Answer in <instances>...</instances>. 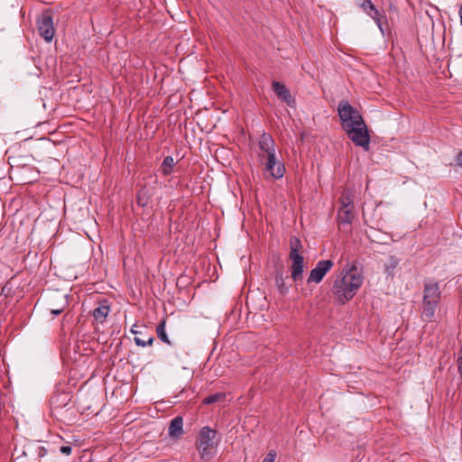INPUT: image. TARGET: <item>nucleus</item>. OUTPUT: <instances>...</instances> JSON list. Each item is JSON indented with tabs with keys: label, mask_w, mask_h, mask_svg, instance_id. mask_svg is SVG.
<instances>
[{
	"label": "nucleus",
	"mask_w": 462,
	"mask_h": 462,
	"mask_svg": "<svg viewBox=\"0 0 462 462\" xmlns=\"http://www.w3.org/2000/svg\"><path fill=\"white\" fill-rule=\"evenodd\" d=\"M342 128L357 146L368 150L370 135L363 116L348 101L341 100L337 107Z\"/></svg>",
	"instance_id": "obj_1"
},
{
	"label": "nucleus",
	"mask_w": 462,
	"mask_h": 462,
	"mask_svg": "<svg viewBox=\"0 0 462 462\" xmlns=\"http://www.w3.org/2000/svg\"><path fill=\"white\" fill-rule=\"evenodd\" d=\"M363 276L358 273L356 266H352L348 271L342 272L333 282L331 291L337 301L345 304L356 294L363 284Z\"/></svg>",
	"instance_id": "obj_2"
},
{
	"label": "nucleus",
	"mask_w": 462,
	"mask_h": 462,
	"mask_svg": "<svg viewBox=\"0 0 462 462\" xmlns=\"http://www.w3.org/2000/svg\"><path fill=\"white\" fill-rule=\"evenodd\" d=\"M441 291L439 282H425L423 287V299L421 305V319L424 321L431 322L434 320L437 308L440 302Z\"/></svg>",
	"instance_id": "obj_3"
},
{
	"label": "nucleus",
	"mask_w": 462,
	"mask_h": 462,
	"mask_svg": "<svg viewBox=\"0 0 462 462\" xmlns=\"http://www.w3.org/2000/svg\"><path fill=\"white\" fill-rule=\"evenodd\" d=\"M70 400L71 396L69 393H57L51 398V411L58 420H64L71 410Z\"/></svg>",
	"instance_id": "obj_4"
},
{
	"label": "nucleus",
	"mask_w": 462,
	"mask_h": 462,
	"mask_svg": "<svg viewBox=\"0 0 462 462\" xmlns=\"http://www.w3.org/2000/svg\"><path fill=\"white\" fill-rule=\"evenodd\" d=\"M39 34L47 42L52 41L55 29L51 10L43 11L36 19Z\"/></svg>",
	"instance_id": "obj_5"
},
{
	"label": "nucleus",
	"mask_w": 462,
	"mask_h": 462,
	"mask_svg": "<svg viewBox=\"0 0 462 462\" xmlns=\"http://www.w3.org/2000/svg\"><path fill=\"white\" fill-rule=\"evenodd\" d=\"M217 431L209 427H203L199 434L197 440V448L200 453V457L204 458L210 454V450L214 446V439Z\"/></svg>",
	"instance_id": "obj_6"
},
{
	"label": "nucleus",
	"mask_w": 462,
	"mask_h": 462,
	"mask_svg": "<svg viewBox=\"0 0 462 462\" xmlns=\"http://www.w3.org/2000/svg\"><path fill=\"white\" fill-rule=\"evenodd\" d=\"M260 158L265 160V171H268L274 179H281L285 173L284 164L277 159L276 153L269 152L267 154H260Z\"/></svg>",
	"instance_id": "obj_7"
},
{
	"label": "nucleus",
	"mask_w": 462,
	"mask_h": 462,
	"mask_svg": "<svg viewBox=\"0 0 462 462\" xmlns=\"http://www.w3.org/2000/svg\"><path fill=\"white\" fill-rule=\"evenodd\" d=\"M359 7L374 20L380 31L383 33V24H386V17L383 11L378 10L371 0H359Z\"/></svg>",
	"instance_id": "obj_8"
},
{
	"label": "nucleus",
	"mask_w": 462,
	"mask_h": 462,
	"mask_svg": "<svg viewBox=\"0 0 462 462\" xmlns=\"http://www.w3.org/2000/svg\"><path fill=\"white\" fill-rule=\"evenodd\" d=\"M333 266L334 263L331 260L319 261L316 266L310 273L307 280L308 284L312 282L319 283Z\"/></svg>",
	"instance_id": "obj_9"
},
{
	"label": "nucleus",
	"mask_w": 462,
	"mask_h": 462,
	"mask_svg": "<svg viewBox=\"0 0 462 462\" xmlns=\"http://www.w3.org/2000/svg\"><path fill=\"white\" fill-rule=\"evenodd\" d=\"M68 305L69 302L67 295L56 292L51 296V299L48 303V309L52 315L58 316L63 312Z\"/></svg>",
	"instance_id": "obj_10"
},
{
	"label": "nucleus",
	"mask_w": 462,
	"mask_h": 462,
	"mask_svg": "<svg viewBox=\"0 0 462 462\" xmlns=\"http://www.w3.org/2000/svg\"><path fill=\"white\" fill-rule=\"evenodd\" d=\"M290 260L291 261V279L294 282H299L302 280L303 273H304V258L300 254H290Z\"/></svg>",
	"instance_id": "obj_11"
},
{
	"label": "nucleus",
	"mask_w": 462,
	"mask_h": 462,
	"mask_svg": "<svg viewBox=\"0 0 462 462\" xmlns=\"http://www.w3.org/2000/svg\"><path fill=\"white\" fill-rule=\"evenodd\" d=\"M272 86L273 90L282 102L286 103L291 107L295 106V99L291 97L289 89L283 83L273 81Z\"/></svg>",
	"instance_id": "obj_12"
},
{
	"label": "nucleus",
	"mask_w": 462,
	"mask_h": 462,
	"mask_svg": "<svg viewBox=\"0 0 462 462\" xmlns=\"http://www.w3.org/2000/svg\"><path fill=\"white\" fill-rule=\"evenodd\" d=\"M354 208H339L337 211V224L339 226V228H342L343 226H346L349 227L351 225L353 219H354Z\"/></svg>",
	"instance_id": "obj_13"
},
{
	"label": "nucleus",
	"mask_w": 462,
	"mask_h": 462,
	"mask_svg": "<svg viewBox=\"0 0 462 462\" xmlns=\"http://www.w3.org/2000/svg\"><path fill=\"white\" fill-rule=\"evenodd\" d=\"M182 427H183L182 417H180V416L175 417L173 420H171V421L170 423V426L168 429L169 436L171 438L179 439L183 433Z\"/></svg>",
	"instance_id": "obj_14"
},
{
	"label": "nucleus",
	"mask_w": 462,
	"mask_h": 462,
	"mask_svg": "<svg viewBox=\"0 0 462 462\" xmlns=\"http://www.w3.org/2000/svg\"><path fill=\"white\" fill-rule=\"evenodd\" d=\"M274 145H275L274 141L270 134L263 133L260 136L259 148L263 153L267 154L269 152H275Z\"/></svg>",
	"instance_id": "obj_15"
},
{
	"label": "nucleus",
	"mask_w": 462,
	"mask_h": 462,
	"mask_svg": "<svg viewBox=\"0 0 462 462\" xmlns=\"http://www.w3.org/2000/svg\"><path fill=\"white\" fill-rule=\"evenodd\" d=\"M289 279V276H284L282 268H278L275 271V285L282 295H285L289 291V287L285 283V280Z\"/></svg>",
	"instance_id": "obj_16"
},
{
	"label": "nucleus",
	"mask_w": 462,
	"mask_h": 462,
	"mask_svg": "<svg viewBox=\"0 0 462 462\" xmlns=\"http://www.w3.org/2000/svg\"><path fill=\"white\" fill-rule=\"evenodd\" d=\"M152 193L146 186L142 187L136 193V202L142 208L147 207L152 199Z\"/></svg>",
	"instance_id": "obj_17"
},
{
	"label": "nucleus",
	"mask_w": 462,
	"mask_h": 462,
	"mask_svg": "<svg viewBox=\"0 0 462 462\" xmlns=\"http://www.w3.org/2000/svg\"><path fill=\"white\" fill-rule=\"evenodd\" d=\"M109 312L110 307L106 304V301H105V303L100 304L93 310L92 315L97 322L104 323Z\"/></svg>",
	"instance_id": "obj_18"
},
{
	"label": "nucleus",
	"mask_w": 462,
	"mask_h": 462,
	"mask_svg": "<svg viewBox=\"0 0 462 462\" xmlns=\"http://www.w3.org/2000/svg\"><path fill=\"white\" fill-rule=\"evenodd\" d=\"M340 208H354V194L350 189H344L338 199Z\"/></svg>",
	"instance_id": "obj_19"
},
{
	"label": "nucleus",
	"mask_w": 462,
	"mask_h": 462,
	"mask_svg": "<svg viewBox=\"0 0 462 462\" xmlns=\"http://www.w3.org/2000/svg\"><path fill=\"white\" fill-rule=\"evenodd\" d=\"M400 263V259L395 255H390L384 263V272L387 276L393 277L394 270Z\"/></svg>",
	"instance_id": "obj_20"
},
{
	"label": "nucleus",
	"mask_w": 462,
	"mask_h": 462,
	"mask_svg": "<svg viewBox=\"0 0 462 462\" xmlns=\"http://www.w3.org/2000/svg\"><path fill=\"white\" fill-rule=\"evenodd\" d=\"M175 166V161L172 156H166L161 164L160 171L162 175L169 176Z\"/></svg>",
	"instance_id": "obj_21"
},
{
	"label": "nucleus",
	"mask_w": 462,
	"mask_h": 462,
	"mask_svg": "<svg viewBox=\"0 0 462 462\" xmlns=\"http://www.w3.org/2000/svg\"><path fill=\"white\" fill-rule=\"evenodd\" d=\"M26 448L29 452H34L38 457H43L47 454V449L41 445L40 440L30 442Z\"/></svg>",
	"instance_id": "obj_22"
},
{
	"label": "nucleus",
	"mask_w": 462,
	"mask_h": 462,
	"mask_svg": "<svg viewBox=\"0 0 462 462\" xmlns=\"http://www.w3.org/2000/svg\"><path fill=\"white\" fill-rule=\"evenodd\" d=\"M226 394L225 393L219 392L214 394L208 395L205 397L202 401L203 404L209 405L217 402H223L226 401Z\"/></svg>",
	"instance_id": "obj_23"
},
{
	"label": "nucleus",
	"mask_w": 462,
	"mask_h": 462,
	"mask_svg": "<svg viewBox=\"0 0 462 462\" xmlns=\"http://www.w3.org/2000/svg\"><path fill=\"white\" fill-rule=\"evenodd\" d=\"M165 324L166 320L162 319L156 327V333L157 337L160 340H162L163 343H166L168 345H171V340L169 339L167 333L165 331Z\"/></svg>",
	"instance_id": "obj_24"
},
{
	"label": "nucleus",
	"mask_w": 462,
	"mask_h": 462,
	"mask_svg": "<svg viewBox=\"0 0 462 462\" xmlns=\"http://www.w3.org/2000/svg\"><path fill=\"white\" fill-rule=\"evenodd\" d=\"M291 251L290 254H299V250L301 249L302 245L299 238L293 236L290 239Z\"/></svg>",
	"instance_id": "obj_25"
},
{
	"label": "nucleus",
	"mask_w": 462,
	"mask_h": 462,
	"mask_svg": "<svg viewBox=\"0 0 462 462\" xmlns=\"http://www.w3.org/2000/svg\"><path fill=\"white\" fill-rule=\"evenodd\" d=\"M134 341L137 346L144 347L147 346H152L154 342V337L151 336L146 340H142L140 337L136 336L134 337Z\"/></svg>",
	"instance_id": "obj_26"
},
{
	"label": "nucleus",
	"mask_w": 462,
	"mask_h": 462,
	"mask_svg": "<svg viewBox=\"0 0 462 462\" xmlns=\"http://www.w3.org/2000/svg\"><path fill=\"white\" fill-rule=\"evenodd\" d=\"M276 457V452L274 450H270L266 457L263 458V462H274Z\"/></svg>",
	"instance_id": "obj_27"
},
{
	"label": "nucleus",
	"mask_w": 462,
	"mask_h": 462,
	"mask_svg": "<svg viewBox=\"0 0 462 462\" xmlns=\"http://www.w3.org/2000/svg\"><path fill=\"white\" fill-rule=\"evenodd\" d=\"M12 287L10 285V282H6L4 287L2 288L1 294L5 295V297H9L11 295Z\"/></svg>",
	"instance_id": "obj_28"
},
{
	"label": "nucleus",
	"mask_w": 462,
	"mask_h": 462,
	"mask_svg": "<svg viewBox=\"0 0 462 462\" xmlns=\"http://www.w3.org/2000/svg\"><path fill=\"white\" fill-rule=\"evenodd\" d=\"M60 450L62 454L69 456L71 454L72 448L70 446H62Z\"/></svg>",
	"instance_id": "obj_29"
},
{
	"label": "nucleus",
	"mask_w": 462,
	"mask_h": 462,
	"mask_svg": "<svg viewBox=\"0 0 462 462\" xmlns=\"http://www.w3.org/2000/svg\"><path fill=\"white\" fill-rule=\"evenodd\" d=\"M455 164H456V166L462 168V151H460L457 154L456 159H455Z\"/></svg>",
	"instance_id": "obj_30"
},
{
	"label": "nucleus",
	"mask_w": 462,
	"mask_h": 462,
	"mask_svg": "<svg viewBox=\"0 0 462 462\" xmlns=\"http://www.w3.org/2000/svg\"><path fill=\"white\" fill-rule=\"evenodd\" d=\"M458 372L461 377V383H462V365L458 364Z\"/></svg>",
	"instance_id": "obj_31"
},
{
	"label": "nucleus",
	"mask_w": 462,
	"mask_h": 462,
	"mask_svg": "<svg viewBox=\"0 0 462 462\" xmlns=\"http://www.w3.org/2000/svg\"><path fill=\"white\" fill-rule=\"evenodd\" d=\"M457 363L462 365V349L460 350V356H458Z\"/></svg>",
	"instance_id": "obj_32"
},
{
	"label": "nucleus",
	"mask_w": 462,
	"mask_h": 462,
	"mask_svg": "<svg viewBox=\"0 0 462 462\" xmlns=\"http://www.w3.org/2000/svg\"><path fill=\"white\" fill-rule=\"evenodd\" d=\"M459 16H460V22L462 24V5H460V9H459Z\"/></svg>",
	"instance_id": "obj_33"
},
{
	"label": "nucleus",
	"mask_w": 462,
	"mask_h": 462,
	"mask_svg": "<svg viewBox=\"0 0 462 462\" xmlns=\"http://www.w3.org/2000/svg\"><path fill=\"white\" fill-rule=\"evenodd\" d=\"M131 332H132L133 334H134V335L142 334V332H138L136 329H134V328H132V329H131Z\"/></svg>",
	"instance_id": "obj_34"
}]
</instances>
